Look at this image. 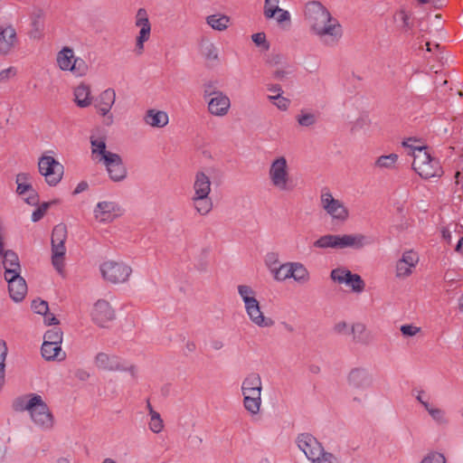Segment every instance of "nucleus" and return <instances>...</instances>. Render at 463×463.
<instances>
[{
	"label": "nucleus",
	"instance_id": "1",
	"mask_svg": "<svg viewBox=\"0 0 463 463\" xmlns=\"http://www.w3.org/2000/svg\"><path fill=\"white\" fill-rule=\"evenodd\" d=\"M304 20L309 32L326 46H335L343 37V27L330 11L318 1H310L304 6Z\"/></svg>",
	"mask_w": 463,
	"mask_h": 463
},
{
	"label": "nucleus",
	"instance_id": "2",
	"mask_svg": "<svg viewBox=\"0 0 463 463\" xmlns=\"http://www.w3.org/2000/svg\"><path fill=\"white\" fill-rule=\"evenodd\" d=\"M15 411H29L32 420L42 430H51L54 420L47 404L36 393H29L17 397L13 402Z\"/></svg>",
	"mask_w": 463,
	"mask_h": 463
},
{
	"label": "nucleus",
	"instance_id": "3",
	"mask_svg": "<svg viewBox=\"0 0 463 463\" xmlns=\"http://www.w3.org/2000/svg\"><path fill=\"white\" fill-rule=\"evenodd\" d=\"M238 294L241 298L245 312L252 324L259 327H270L274 325L271 317L264 315L257 299V292L247 284H241L237 287Z\"/></svg>",
	"mask_w": 463,
	"mask_h": 463
},
{
	"label": "nucleus",
	"instance_id": "4",
	"mask_svg": "<svg viewBox=\"0 0 463 463\" xmlns=\"http://www.w3.org/2000/svg\"><path fill=\"white\" fill-rule=\"evenodd\" d=\"M241 395L243 407L251 415L260 412L261 407L262 381L258 373H248L241 382Z\"/></svg>",
	"mask_w": 463,
	"mask_h": 463
},
{
	"label": "nucleus",
	"instance_id": "5",
	"mask_svg": "<svg viewBox=\"0 0 463 463\" xmlns=\"http://www.w3.org/2000/svg\"><path fill=\"white\" fill-rule=\"evenodd\" d=\"M268 177L271 187L279 192H291L295 187L290 167L284 156H277L271 160L268 170Z\"/></svg>",
	"mask_w": 463,
	"mask_h": 463
},
{
	"label": "nucleus",
	"instance_id": "6",
	"mask_svg": "<svg viewBox=\"0 0 463 463\" xmlns=\"http://www.w3.org/2000/svg\"><path fill=\"white\" fill-rule=\"evenodd\" d=\"M372 243L369 237L362 233L334 235L326 234L321 236L314 242V247L319 249H345L353 248L359 250Z\"/></svg>",
	"mask_w": 463,
	"mask_h": 463
},
{
	"label": "nucleus",
	"instance_id": "7",
	"mask_svg": "<svg viewBox=\"0 0 463 463\" xmlns=\"http://www.w3.org/2000/svg\"><path fill=\"white\" fill-rule=\"evenodd\" d=\"M410 153L413 157L412 168L422 178L430 179L443 174L439 160L431 157L426 147L415 146Z\"/></svg>",
	"mask_w": 463,
	"mask_h": 463
},
{
	"label": "nucleus",
	"instance_id": "8",
	"mask_svg": "<svg viewBox=\"0 0 463 463\" xmlns=\"http://www.w3.org/2000/svg\"><path fill=\"white\" fill-rule=\"evenodd\" d=\"M319 206L332 221L344 223L350 218V211L344 201L335 198L327 186L319 192Z\"/></svg>",
	"mask_w": 463,
	"mask_h": 463
},
{
	"label": "nucleus",
	"instance_id": "9",
	"mask_svg": "<svg viewBox=\"0 0 463 463\" xmlns=\"http://www.w3.org/2000/svg\"><path fill=\"white\" fill-rule=\"evenodd\" d=\"M57 67L62 71H69L76 78L86 76L90 71L88 63L80 57L75 55L74 50L70 46H63L55 57Z\"/></svg>",
	"mask_w": 463,
	"mask_h": 463
},
{
	"label": "nucleus",
	"instance_id": "10",
	"mask_svg": "<svg viewBox=\"0 0 463 463\" xmlns=\"http://www.w3.org/2000/svg\"><path fill=\"white\" fill-rule=\"evenodd\" d=\"M66 239V226L62 223L56 225L52 233V264L59 274H63L64 270Z\"/></svg>",
	"mask_w": 463,
	"mask_h": 463
},
{
	"label": "nucleus",
	"instance_id": "11",
	"mask_svg": "<svg viewBox=\"0 0 463 463\" xmlns=\"http://www.w3.org/2000/svg\"><path fill=\"white\" fill-rule=\"evenodd\" d=\"M38 170L50 186H56L62 179L63 165L53 156L43 155L38 161Z\"/></svg>",
	"mask_w": 463,
	"mask_h": 463
},
{
	"label": "nucleus",
	"instance_id": "12",
	"mask_svg": "<svg viewBox=\"0 0 463 463\" xmlns=\"http://www.w3.org/2000/svg\"><path fill=\"white\" fill-rule=\"evenodd\" d=\"M103 279L110 283H123L132 273L130 266L123 261L106 260L99 267Z\"/></svg>",
	"mask_w": 463,
	"mask_h": 463
},
{
	"label": "nucleus",
	"instance_id": "13",
	"mask_svg": "<svg viewBox=\"0 0 463 463\" xmlns=\"http://www.w3.org/2000/svg\"><path fill=\"white\" fill-rule=\"evenodd\" d=\"M93 363L99 370L109 372L128 371L133 377L136 376V367L134 365H128L123 359L116 354L99 352L95 355Z\"/></svg>",
	"mask_w": 463,
	"mask_h": 463
},
{
	"label": "nucleus",
	"instance_id": "14",
	"mask_svg": "<svg viewBox=\"0 0 463 463\" xmlns=\"http://www.w3.org/2000/svg\"><path fill=\"white\" fill-rule=\"evenodd\" d=\"M135 26L139 28L136 36L134 52L137 55L144 52L145 43L151 37V24L147 11L145 8H139L135 15Z\"/></svg>",
	"mask_w": 463,
	"mask_h": 463
},
{
	"label": "nucleus",
	"instance_id": "15",
	"mask_svg": "<svg viewBox=\"0 0 463 463\" xmlns=\"http://www.w3.org/2000/svg\"><path fill=\"white\" fill-rule=\"evenodd\" d=\"M116 101V91L113 89H107L100 92L94 99V108L97 113L105 118V124L109 126L114 121L110 109Z\"/></svg>",
	"mask_w": 463,
	"mask_h": 463
},
{
	"label": "nucleus",
	"instance_id": "16",
	"mask_svg": "<svg viewBox=\"0 0 463 463\" xmlns=\"http://www.w3.org/2000/svg\"><path fill=\"white\" fill-rule=\"evenodd\" d=\"M94 218L100 223H109L122 214L118 203L112 201L99 202L93 210Z\"/></svg>",
	"mask_w": 463,
	"mask_h": 463
},
{
	"label": "nucleus",
	"instance_id": "17",
	"mask_svg": "<svg viewBox=\"0 0 463 463\" xmlns=\"http://www.w3.org/2000/svg\"><path fill=\"white\" fill-rule=\"evenodd\" d=\"M5 229L0 220V258L5 268V276L8 270H14L21 273V265L19 257L16 252L12 250H5Z\"/></svg>",
	"mask_w": 463,
	"mask_h": 463
},
{
	"label": "nucleus",
	"instance_id": "18",
	"mask_svg": "<svg viewBox=\"0 0 463 463\" xmlns=\"http://www.w3.org/2000/svg\"><path fill=\"white\" fill-rule=\"evenodd\" d=\"M415 398L436 423L443 425L449 422L446 411L434 404L424 391H416Z\"/></svg>",
	"mask_w": 463,
	"mask_h": 463
},
{
	"label": "nucleus",
	"instance_id": "19",
	"mask_svg": "<svg viewBox=\"0 0 463 463\" xmlns=\"http://www.w3.org/2000/svg\"><path fill=\"white\" fill-rule=\"evenodd\" d=\"M420 260L419 255L412 250H405L397 260L395 266V276L399 279H405L411 276Z\"/></svg>",
	"mask_w": 463,
	"mask_h": 463
},
{
	"label": "nucleus",
	"instance_id": "20",
	"mask_svg": "<svg viewBox=\"0 0 463 463\" xmlns=\"http://www.w3.org/2000/svg\"><path fill=\"white\" fill-rule=\"evenodd\" d=\"M90 315L92 321L100 327H107L108 324L115 318L113 308L104 299H99L94 304Z\"/></svg>",
	"mask_w": 463,
	"mask_h": 463
},
{
	"label": "nucleus",
	"instance_id": "21",
	"mask_svg": "<svg viewBox=\"0 0 463 463\" xmlns=\"http://www.w3.org/2000/svg\"><path fill=\"white\" fill-rule=\"evenodd\" d=\"M21 273L14 270H8L5 276V280L8 282V290L10 297L15 301L19 302L24 298L27 293V285L25 279L21 277Z\"/></svg>",
	"mask_w": 463,
	"mask_h": 463
},
{
	"label": "nucleus",
	"instance_id": "22",
	"mask_svg": "<svg viewBox=\"0 0 463 463\" xmlns=\"http://www.w3.org/2000/svg\"><path fill=\"white\" fill-rule=\"evenodd\" d=\"M298 449L304 452L311 461L316 456L320 455L324 449L321 443L309 433H300L296 439Z\"/></svg>",
	"mask_w": 463,
	"mask_h": 463
},
{
	"label": "nucleus",
	"instance_id": "23",
	"mask_svg": "<svg viewBox=\"0 0 463 463\" xmlns=\"http://www.w3.org/2000/svg\"><path fill=\"white\" fill-rule=\"evenodd\" d=\"M231 99L227 94L222 91L215 93V96L207 100V111L214 117L226 116L231 109Z\"/></svg>",
	"mask_w": 463,
	"mask_h": 463
},
{
	"label": "nucleus",
	"instance_id": "24",
	"mask_svg": "<svg viewBox=\"0 0 463 463\" xmlns=\"http://www.w3.org/2000/svg\"><path fill=\"white\" fill-rule=\"evenodd\" d=\"M101 164L106 167L109 176L113 182H121L127 177V168L118 154L110 155Z\"/></svg>",
	"mask_w": 463,
	"mask_h": 463
},
{
	"label": "nucleus",
	"instance_id": "25",
	"mask_svg": "<svg viewBox=\"0 0 463 463\" xmlns=\"http://www.w3.org/2000/svg\"><path fill=\"white\" fill-rule=\"evenodd\" d=\"M347 382L354 389L366 391L372 387L373 377L366 370L354 368L348 373Z\"/></svg>",
	"mask_w": 463,
	"mask_h": 463
},
{
	"label": "nucleus",
	"instance_id": "26",
	"mask_svg": "<svg viewBox=\"0 0 463 463\" xmlns=\"http://www.w3.org/2000/svg\"><path fill=\"white\" fill-rule=\"evenodd\" d=\"M280 0H265L263 15L266 19L275 18L278 24L290 23L291 16L288 11L279 7Z\"/></svg>",
	"mask_w": 463,
	"mask_h": 463
},
{
	"label": "nucleus",
	"instance_id": "27",
	"mask_svg": "<svg viewBox=\"0 0 463 463\" xmlns=\"http://www.w3.org/2000/svg\"><path fill=\"white\" fill-rule=\"evenodd\" d=\"M18 42L15 29L12 25L0 26V54L10 53Z\"/></svg>",
	"mask_w": 463,
	"mask_h": 463
},
{
	"label": "nucleus",
	"instance_id": "28",
	"mask_svg": "<svg viewBox=\"0 0 463 463\" xmlns=\"http://www.w3.org/2000/svg\"><path fill=\"white\" fill-rule=\"evenodd\" d=\"M212 192L211 177L203 170H198L194 173L192 185V194L202 197L203 195H210Z\"/></svg>",
	"mask_w": 463,
	"mask_h": 463
},
{
	"label": "nucleus",
	"instance_id": "29",
	"mask_svg": "<svg viewBox=\"0 0 463 463\" xmlns=\"http://www.w3.org/2000/svg\"><path fill=\"white\" fill-rule=\"evenodd\" d=\"M90 146H91V158L97 163L100 164L105 162L110 155L115 153L107 150L106 137L100 136L90 137Z\"/></svg>",
	"mask_w": 463,
	"mask_h": 463
},
{
	"label": "nucleus",
	"instance_id": "30",
	"mask_svg": "<svg viewBox=\"0 0 463 463\" xmlns=\"http://www.w3.org/2000/svg\"><path fill=\"white\" fill-rule=\"evenodd\" d=\"M73 96L74 102L81 109L90 107L93 102L90 86L85 82H80L74 88Z\"/></svg>",
	"mask_w": 463,
	"mask_h": 463
},
{
	"label": "nucleus",
	"instance_id": "31",
	"mask_svg": "<svg viewBox=\"0 0 463 463\" xmlns=\"http://www.w3.org/2000/svg\"><path fill=\"white\" fill-rule=\"evenodd\" d=\"M143 120L152 128H162L168 124L169 117L165 111L150 109L146 111Z\"/></svg>",
	"mask_w": 463,
	"mask_h": 463
},
{
	"label": "nucleus",
	"instance_id": "32",
	"mask_svg": "<svg viewBox=\"0 0 463 463\" xmlns=\"http://www.w3.org/2000/svg\"><path fill=\"white\" fill-rule=\"evenodd\" d=\"M190 201L195 212L202 216L207 215L213 210V203L210 195H191Z\"/></svg>",
	"mask_w": 463,
	"mask_h": 463
},
{
	"label": "nucleus",
	"instance_id": "33",
	"mask_svg": "<svg viewBox=\"0 0 463 463\" xmlns=\"http://www.w3.org/2000/svg\"><path fill=\"white\" fill-rule=\"evenodd\" d=\"M61 344H52L43 342L42 345V355L46 360H59L65 358V353L61 350Z\"/></svg>",
	"mask_w": 463,
	"mask_h": 463
},
{
	"label": "nucleus",
	"instance_id": "34",
	"mask_svg": "<svg viewBox=\"0 0 463 463\" xmlns=\"http://www.w3.org/2000/svg\"><path fill=\"white\" fill-rule=\"evenodd\" d=\"M291 279L298 284H306L310 279V274L304 264L300 262H292Z\"/></svg>",
	"mask_w": 463,
	"mask_h": 463
},
{
	"label": "nucleus",
	"instance_id": "35",
	"mask_svg": "<svg viewBox=\"0 0 463 463\" xmlns=\"http://www.w3.org/2000/svg\"><path fill=\"white\" fill-rule=\"evenodd\" d=\"M206 23L213 30L224 31L230 24V17L224 14H212L206 17Z\"/></svg>",
	"mask_w": 463,
	"mask_h": 463
},
{
	"label": "nucleus",
	"instance_id": "36",
	"mask_svg": "<svg viewBox=\"0 0 463 463\" xmlns=\"http://www.w3.org/2000/svg\"><path fill=\"white\" fill-rule=\"evenodd\" d=\"M350 333L353 335V340L356 343L367 344L370 340L366 326L363 323L354 324L351 326Z\"/></svg>",
	"mask_w": 463,
	"mask_h": 463
},
{
	"label": "nucleus",
	"instance_id": "37",
	"mask_svg": "<svg viewBox=\"0 0 463 463\" xmlns=\"http://www.w3.org/2000/svg\"><path fill=\"white\" fill-rule=\"evenodd\" d=\"M399 156L397 154L392 153L390 155H384L379 156L375 162L374 166L380 169L392 170L396 167Z\"/></svg>",
	"mask_w": 463,
	"mask_h": 463
},
{
	"label": "nucleus",
	"instance_id": "38",
	"mask_svg": "<svg viewBox=\"0 0 463 463\" xmlns=\"http://www.w3.org/2000/svg\"><path fill=\"white\" fill-rule=\"evenodd\" d=\"M274 279L278 281H285L291 279L292 262H286L279 265L278 268H270Z\"/></svg>",
	"mask_w": 463,
	"mask_h": 463
},
{
	"label": "nucleus",
	"instance_id": "39",
	"mask_svg": "<svg viewBox=\"0 0 463 463\" xmlns=\"http://www.w3.org/2000/svg\"><path fill=\"white\" fill-rule=\"evenodd\" d=\"M30 180L31 175L27 173H20L16 175V192L20 196H25L26 191L33 192V185L30 184Z\"/></svg>",
	"mask_w": 463,
	"mask_h": 463
},
{
	"label": "nucleus",
	"instance_id": "40",
	"mask_svg": "<svg viewBox=\"0 0 463 463\" xmlns=\"http://www.w3.org/2000/svg\"><path fill=\"white\" fill-rule=\"evenodd\" d=\"M393 19L396 25L402 31H409L412 27L411 16L404 10L396 12Z\"/></svg>",
	"mask_w": 463,
	"mask_h": 463
},
{
	"label": "nucleus",
	"instance_id": "41",
	"mask_svg": "<svg viewBox=\"0 0 463 463\" xmlns=\"http://www.w3.org/2000/svg\"><path fill=\"white\" fill-rule=\"evenodd\" d=\"M462 226L458 223H450L447 227L442 228L441 233L443 240L450 244L452 241V234L455 233L457 237L460 236Z\"/></svg>",
	"mask_w": 463,
	"mask_h": 463
},
{
	"label": "nucleus",
	"instance_id": "42",
	"mask_svg": "<svg viewBox=\"0 0 463 463\" xmlns=\"http://www.w3.org/2000/svg\"><path fill=\"white\" fill-rule=\"evenodd\" d=\"M149 430L154 433H159L164 429V421L160 414L155 410H151L150 420L148 422Z\"/></svg>",
	"mask_w": 463,
	"mask_h": 463
},
{
	"label": "nucleus",
	"instance_id": "43",
	"mask_svg": "<svg viewBox=\"0 0 463 463\" xmlns=\"http://www.w3.org/2000/svg\"><path fill=\"white\" fill-rule=\"evenodd\" d=\"M296 119L301 127H311L317 123V116L312 112L301 111Z\"/></svg>",
	"mask_w": 463,
	"mask_h": 463
},
{
	"label": "nucleus",
	"instance_id": "44",
	"mask_svg": "<svg viewBox=\"0 0 463 463\" xmlns=\"http://www.w3.org/2000/svg\"><path fill=\"white\" fill-rule=\"evenodd\" d=\"M43 342H50L52 344H61L62 331L59 327H54L48 330L44 335Z\"/></svg>",
	"mask_w": 463,
	"mask_h": 463
},
{
	"label": "nucleus",
	"instance_id": "45",
	"mask_svg": "<svg viewBox=\"0 0 463 463\" xmlns=\"http://www.w3.org/2000/svg\"><path fill=\"white\" fill-rule=\"evenodd\" d=\"M312 463H340L338 458L332 453L326 452L324 449L321 450L320 455L316 456Z\"/></svg>",
	"mask_w": 463,
	"mask_h": 463
},
{
	"label": "nucleus",
	"instance_id": "46",
	"mask_svg": "<svg viewBox=\"0 0 463 463\" xmlns=\"http://www.w3.org/2000/svg\"><path fill=\"white\" fill-rule=\"evenodd\" d=\"M269 100L272 102L274 106H276L279 110L286 111L290 105V99L280 95L277 96H268Z\"/></svg>",
	"mask_w": 463,
	"mask_h": 463
},
{
	"label": "nucleus",
	"instance_id": "47",
	"mask_svg": "<svg viewBox=\"0 0 463 463\" xmlns=\"http://www.w3.org/2000/svg\"><path fill=\"white\" fill-rule=\"evenodd\" d=\"M348 287L355 293H361L364 291L365 284L358 274H353L352 279L349 281Z\"/></svg>",
	"mask_w": 463,
	"mask_h": 463
},
{
	"label": "nucleus",
	"instance_id": "48",
	"mask_svg": "<svg viewBox=\"0 0 463 463\" xmlns=\"http://www.w3.org/2000/svg\"><path fill=\"white\" fill-rule=\"evenodd\" d=\"M419 463H446L443 454L432 451L425 455Z\"/></svg>",
	"mask_w": 463,
	"mask_h": 463
},
{
	"label": "nucleus",
	"instance_id": "49",
	"mask_svg": "<svg viewBox=\"0 0 463 463\" xmlns=\"http://www.w3.org/2000/svg\"><path fill=\"white\" fill-rule=\"evenodd\" d=\"M203 55L208 61H217L219 52L213 43H208L203 47Z\"/></svg>",
	"mask_w": 463,
	"mask_h": 463
},
{
	"label": "nucleus",
	"instance_id": "50",
	"mask_svg": "<svg viewBox=\"0 0 463 463\" xmlns=\"http://www.w3.org/2000/svg\"><path fill=\"white\" fill-rule=\"evenodd\" d=\"M33 310L39 315H46L49 310L48 303L44 300L35 299L32 302Z\"/></svg>",
	"mask_w": 463,
	"mask_h": 463
},
{
	"label": "nucleus",
	"instance_id": "51",
	"mask_svg": "<svg viewBox=\"0 0 463 463\" xmlns=\"http://www.w3.org/2000/svg\"><path fill=\"white\" fill-rule=\"evenodd\" d=\"M348 275L347 269L345 268H336L332 269L330 273V278L332 280L338 284H343V279L345 276Z\"/></svg>",
	"mask_w": 463,
	"mask_h": 463
},
{
	"label": "nucleus",
	"instance_id": "52",
	"mask_svg": "<svg viewBox=\"0 0 463 463\" xmlns=\"http://www.w3.org/2000/svg\"><path fill=\"white\" fill-rule=\"evenodd\" d=\"M49 208L48 203H43L42 205H40L38 208H36L32 214V221L33 222H38L40 221L44 214L46 213L47 210Z\"/></svg>",
	"mask_w": 463,
	"mask_h": 463
},
{
	"label": "nucleus",
	"instance_id": "53",
	"mask_svg": "<svg viewBox=\"0 0 463 463\" xmlns=\"http://www.w3.org/2000/svg\"><path fill=\"white\" fill-rule=\"evenodd\" d=\"M251 39L257 46H262L265 50L269 49V44L264 33H254L252 34Z\"/></svg>",
	"mask_w": 463,
	"mask_h": 463
},
{
	"label": "nucleus",
	"instance_id": "54",
	"mask_svg": "<svg viewBox=\"0 0 463 463\" xmlns=\"http://www.w3.org/2000/svg\"><path fill=\"white\" fill-rule=\"evenodd\" d=\"M16 75V69L14 67H9L0 71V82H6L11 78Z\"/></svg>",
	"mask_w": 463,
	"mask_h": 463
},
{
	"label": "nucleus",
	"instance_id": "55",
	"mask_svg": "<svg viewBox=\"0 0 463 463\" xmlns=\"http://www.w3.org/2000/svg\"><path fill=\"white\" fill-rule=\"evenodd\" d=\"M24 200L30 205H37L39 203V196L37 192L33 187V192L26 191V195L22 196Z\"/></svg>",
	"mask_w": 463,
	"mask_h": 463
},
{
	"label": "nucleus",
	"instance_id": "56",
	"mask_svg": "<svg viewBox=\"0 0 463 463\" xmlns=\"http://www.w3.org/2000/svg\"><path fill=\"white\" fill-rule=\"evenodd\" d=\"M220 90H217L215 86L212 82L204 84V86H203V99L208 100L210 98L215 96V93H217Z\"/></svg>",
	"mask_w": 463,
	"mask_h": 463
},
{
	"label": "nucleus",
	"instance_id": "57",
	"mask_svg": "<svg viewBox=\"0 0 463 463\" xmlns=\"http://www.w3.org/2000/svg\"><path fill=\"white\" fill-rule=\"evenodd\" d=\"M401 332L405 336H413L420 332V327L412 325H403L401 326Z\"/></svg>",
	"mask_w": 463,
	"mask_h": 463
},
{
	"label": "nucleus",
	"instance_id": "58",
	"mask_svg": "<svg viewBox=\"0 0 463 463\" xmlns=\"http://www.w3.org/2000/svg\"><path fill=\"white\" fill-rule=\"evenodd\" d=\"M335 331L337 334H340V335H348V334H350V330H349L348 325L345 322H344V321L335 324Z\"/></svg>",
	"mask_w": 463,
	"mask_h": 463
},
{
	"label": "nucleus",
	"instance_id": "59",
	"mask_svg": "<svg viewBox=\"0 0 463 463\" xmlns=\"http://www.w3.org/2000/svg\"><path fill=\"white\" fill-rule=\"evenodd\" d=\"M7 355V346L5 341L0 340V366L5 365V359Z\"/></svg>",
	"mask_w": 463,
	"mask_h": 463
},
{
	"label": "nucleus",
	"instance_id": "60",
	"mask_svg": "<svg viewBox=\"0 0 463 463\" xmlns=\"http://www.w3.org/2000/svg\"><path fill=\"white\" fill-rule=\"evenodd\" d=\"M268 91L269 94L268 96H280L283 93L282 88L279 84H271L268 86Z\"/></svg>",
	"mask_w": 463,
	"mask_h": 463
},
{
	"label": "nucleus",
	"instance_id": "61",
	"mask_svg": "<svg viewBox=\"0 0 463 463\" xmlns=\"http://www.w3.org/2000/svg\"><path fill=\"white\" fill-rule=\"evenodd\" d=\"M44 322L46 325H57L59 323L58 319L52 314H46L44 315Z\"/></svg>",
	"mask_w": 463,
	"mask_h": 463
},
{
	"label": "nucleus",
	"instance_id": "62",
	"mask_svg": "<svg viewBox=\"0 0 463 463\" xmlns=\"http://www.w3.org/2000/svg\"><path fill=\"white\" fill-rule=\"evenodd\" d=\"M5 383V365L0 366V392L2 391Z\"/></svg>",
	"mask_w": 463,
	"mask_h": 463
},
{
	"label": "nucleus",
	"instance_id": "63",
	"mask_svg": "<svg viewBox=\"0 0 463 463\" xmlns=\"http://www.w3.org/2000/svg\"><path fill=\"white\" fill-rule=\"evenodd\" d=\"M266 263L267 265L269 266V268H273L272 267V264H275L277 263V258H276V255L271 253V254H269L266 258Z\"/></svg>",
	"mask_w": 463,
	"mask_h": 463
},
{
	"label": "nucleus",
	"instance_id": "64",
	"mask_svg": "<svg viewBox=\"0 0 463 463\" xmlns=\"http://www.w3.org/2000/svg\"><path fill=\"white\" fill-rule=\"evenodd\" d=\"M455 250L460 254H463V236L458 237V241L455 247Z\"/></svg>",
	"mask_w": 463,
	"mask_h": 463
}]
</instances>
